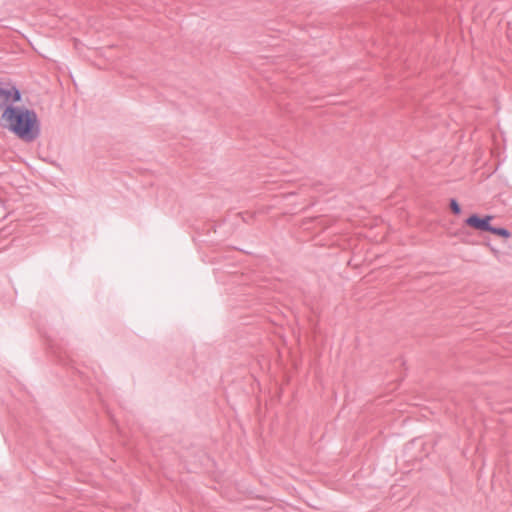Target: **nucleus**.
Returning <instances> with one entry per match:
<instances>
[{"label": "nucleus", "mask_w": 512, "mask_h": 512, "mask_svg": "<svg viewBox=\"0 0 512 512\" xmlns=\"http://www.w3.org/2000/svg\"><path fill=\"white\" fill-rule=\"evenodd\" d=\"M3 127L25 141L34 140L39 134L36 114L26 108L7 107L1 116Z\"/></svg>", "instance_id": "1"}, {"label": "nucleus", "mask_w": 512, "mask_h": 512, "mask_svg": "<svg viewBox=\"0 0 512 512\" xmlns=\"http://www.w3.org/2000/svg\"><path fill=\"white\" fill-rule=\"evenodd\" d=\"M20 100V92L13 86L0 85V106L12 104Z\"/></svg>", "instance_id": "2"}, {"label": "nucleus", "mask_w": 512, "mask_h": 512, "mask_svg": "<svg viewBox=\"0 0 512 512\" xmlns=\"http://www.w3.org/2000/svg\"><path fill=\"white\" fill-rule=\"evenodd\" d=\"M493 216H485L483 218L477 215H471L467 220L466 224L474 229L482 230V231H490L491 229V221Z\"/></svg>", "instance_id": "3"}, {"label": "nucleus", "mask_w": 512, "mask_h": 512, "mask_svg": "<svg viewBox=\"0 0 512 512\" xmlns=\"http://www.w3.org/2000/svg\"><path fill=\"white\" fill-rule=\"evenodd\" d=\"M489 232H491L493 234H496L498 236H501L503 238H509L510 237V232L508 230L504 229V228H493L491 226V229H490Z\"/></svg>", "instance_id": "4"}, {"label": "nucleus", "mask_w": 512, "mask_h": 512, "mask_svg": "<svg viewBox=\"0 0 512 512\" xmlns=\"http://www.w3.org/2000/svg\"><path fill=\"white\" fill-rule=\"evenodd\" d=\"M450 208H451L452 212L455 213V214H460L461 213V208H460V206H459V204L457 203L456 200H451Z\"/></svg>", "instance_id": "5"}]
</instances>
